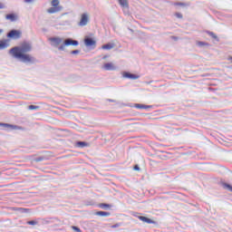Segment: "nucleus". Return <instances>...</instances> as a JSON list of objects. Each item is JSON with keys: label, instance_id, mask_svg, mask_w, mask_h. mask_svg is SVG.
<instances>
[{"label": "nucleus", "instance_id": "nucleus-1", "mask_svg": "<svg viewBox=\"0 0 232 232\" xmlns=\"http://www.w3.org/2000/svg\"><path fill=\"white\" fill-rule=\"evenodd\" d=\"M30 52H32V44L28 42H24L21 45L14 46L9 50V53L14 59H19L25 64H35V63H38L37 58L28 54Z\"/></svg>", "mask_w": 232, "mask_h": 232}, {"label": "nucleus", "instance_id": "nucleus-2", "mask_svg": "<svg viewBox=\"0 0 232 232\" xmlns=\"http://www.w3.org/2000/svg\"><path fill=\"white\" fill-rule=\"evenodd\" d=\"M66 46H79V41L73 38H66L63 43L58 47L60 52H64Z\"/></svg>", "mask_w": 232, "mask_h": 232}, {"label": "nucleus", "instance_id": "nucleus-3", "mask_svg": "<svg viewBox=\"0 0 232 232\" xmlns=\"http://www.w3.org/2000/svg\"><path fill=\"white\" fill-rule=\"evenodd\" d=\"M23 35V32L17 29H12L6 34V37L8 39H13L14 41H17V39H21Z\"/></svg>", "mask_w": 232, "mask_h": 232}, {"label": "nucleus", "instance_id": "nucleus-4", "mask_svg": "<svg viewBox=\"0 0 232 232\" xmlns=\"http://www.w3.org/2000/svg\"><path fill=\"white\" fill-rule=\"evenodd\" d=\"M122 77L124 79H130L131 81H137V79H140V75L139 74H135V73H131L128 71H124L122 72Z\"/></svg>", "mask_w": 232, "mask_h": 232}, {"label": "nucleus", "instance_id": "nucleus-5", "mask_svg": "<svg viewBox=\"0 0 232 232\" xmlns=\"http://www.w3.org/2000/svg\"><path fill=\"white\" fill-rule=\"evenodd\" d=\"M84 45L87 46V48H92V46H95L97 44V42L95 39L92 38V36H85L83 39Z\"/></svg>", "mask_w": 232, "mask_h": 232}, {"label": "nucleus", "instance_id": "nucleus-6", "mask_svg": "<svg viewBox=\"0 0 232 232\" xmlns=\"http://www.w3.org/2000/svg\"><path fill=\"white\" fill-rule=\"evenodd\" d=\"M49 41L51 43V45H53L54 48H59V44L63 43V38L58 36H53L49 38Z\"/></svg>", "mask_w": 232, "mask_h": 232}, {"label": "nucleus", "instance_id": "nucleus-7", "mask_svg": "<svg viewBox=\"0 0 232 232\" xmlns=\"http://www.w3.org/2000/svg\"><path fill=\"white\" fill-rule=\"evenodd\" d=\"M90 21V17L88 16V14L83 13L81 15V19L80 22L78 23L79 26H86V24H88V22Z\"/></svg>", "mask_w": 232, "mask_h": 232}, {"label": "nucleus", "instance_id": "nucleus-8", "mask_svg": "<svg viewBox=\"0 0 232 232\" xmlns=\"http://www.w3.org/2000/svg\"><path fill=\"white\" fill-rule=\"evenodd\" d=\"M0 126L2 128H5L6 130H8L9 131H14V130H21V127L17 126V125H14V124H10V123H3L0 122Z\"/></svg>", "mask_w": 232, "mask_h": 232}, {"label": "nucleus", "instance_id": "nucleus-9", "mask_svg": "<svg viewBox=\"0 0 232 232\" xmlns=\"http://www.w3.org/2000/svg\"><path fill=\"white\" fill-rule=\"evenodd\" d=\"M102 68L103 70H106V72H113L117 70V67H115L111 63H105Z\"/></svg>", "mask_w": 232, "mask_h": 232}, {"label": "nucleus", "instance_id": "nucleus-10", "mask_svg": "<svg viewBox=\"0 0 232 232\" xmlns=\"http://www.w3.org/2000/svg\"><path fill=\"white\" fill-rule=\"evenodd\" d=\"M138 218L139 220H141V222H145L146 224H156V222L153 219L146 216H138Z\"/></svg>", "mask_w": 232, "mask_h": 232}, {"label": "nucleus", "instance_id": "nucleus-11", "mask_svg": "<svg viewBox=\"0 0 232 232\" xmlns=\"http://www.w3.org/2000/svg\"><path fill=\"white\" fill-rule=\"evenodd\" d=\"M5 19L11 21V23H15L17 21V14L15 13H9L5 15Z\"/></svg>", "mask_w": 232, "mask_h": 232}, {"label": "nucleus", "instance_id": "nucleus-12", "mask_svg": "<svg viewBox=\"0 0 232 232\" xmlns=\"http://www.w3.org/2000/svg\"><path fill=\"white\" fill-rule=\"evenodd\" d=\"M76 148H88L90 147V143H88L87 141H81L78 140L75 143Z\"/></svg>", "mask_w": 232, "mask_h": 232}, {"label": "nucleus", "instance_id": "nucleus-13", "mask_svg": "<svg viewBox=\"0 0 232 232\" xmlns=\"http://www.w3.org/2000/svg\"><path fill=\"white\" fill-rule=\"evenodd\" d=\"M63 11V7H50L49 9H47V13L48 14H57V12H62Z\"/></svg>", "mask_w": 232, "mask_h": 232}, {"label": "nucleus", "instance_id": "nucleus-14", "mask_svg": "<svg viewBox=\"0 0 232 232\" xmlns=\"http://www.w3.org/2000/svg\"><path fill=\"white\" fill-rule=\"evenodd\" d=\"M5 48H8V40H0V50H5Z\"/></svg>", "mask_w": 232, "mask_h": 232}, {"label": "nucleus", "instance_id": "nucleus-15", "mask_svg": "<svg viewBox=\"0 0 232 232\" xmlns=\"http://www.w3.org/2000/svg\"><path fill=\"white\" fill-rule=\"evenodd\" d=\"M14 211H19L20 213H30V208H13Z\"/></svg>", "mask_w": 232, "mask_h": 232}, {"label": "nucleus", "instance_id": "nucleus-16", "mask_svg": "<svg viewBox=\"0 0 232 232\" xmlns=\"http://www.w3.org/2000/svg\"><path fill=\"white\" fill-rule=\"evenodd\" d=\"M120 6L121 8H130V5L128 4V0H118Z\"/></svg>", "mask_w": 232, "mask_h": 232}, {"label": "nucleus", "instance_id": "nucleus-17", "mask_svg": "<svg viewBox=\"0 0 232 232\" xmlns=\"http://www.w3.org/2000/svg\"><path fill=\"white\" fill-rule=\"evenodd\" d=\"M206 34H208V35L212 37V39H215V41H217V43H218L220 41V39L218 38V36L215 33H213L211 31H206Z\"/></svg>", "mask_w": 232, "mask_h": 232}, {"label": "nucleus", "instance_id": "nucleus-18", "mask_svg": "<svg viewBox=\"0 0 232 232\" xmlns=\"http://www.w3.org/2000/svg\"><path fill=\"white\" fill-rule=\"evenodd\" d=\"M95 215H97V217H110V215H111V213L100 210V211L95 212Z\"/></svg>", "mask_w": 232, "mask_h": 232}, {"label": "nucleus", "instance_id": "nucleus-19", "mask_svg": "<svg viewBox=\"0 0 232 232\" xmlns=\"http://www.w3.org/2000/svg\"><path fill=\"white\" fill-rule=\"evenodd\" d=\"M221 186L224 188V189H227L228 191L232 192V186L229 183L221 181Z\"/></svg>", "mask_w": 232, "mask_h": 232}, {"label": "nucleus", "instance_id": "nucleus-20", "mask_svg": "<svg viewBox=\"0 0 232 232\" xmlns=\"http://www.w3.org/2000/svg\"><path fill=\"white\" fill-rule=\"evenodd\" d=\"M115 46V44H111V43H108L105 44L102 46V50H111V48H113Z\"/></svg>", "mask_w": 232, "mask_h": 232}, {"label": "nucleus", "instance_id": "nucleus-21", "mask_svg": "<svg viewBox=\"0 0 232 232\" xmlns=\"http://www.w3.org/2000/svg\"><path fill=\"white\" fill-rule=\"evenodd\" d=\"M98 208H101L102 209H108L111 208V205L107 204V203H101L98 205Z\"/></svg>", "mask_w": 232, "mask_h": 232}, {"label": "nucleus", "instance_id": "nucleus-22", "mask_svg": "<svg viewBox=\"0 0 232 232\" xmlns=\"http://www.w3.org/2000/svg\"><path fill=\"white\" fill-rule=\"evenodd\" d=\"M197 44L202 48L203 46H211V44H209V43L208 42H202V41H198L197 42Z\"/></svg>", "mask_w": 232, "mask_h": 232}, {"label": "nucleus", "instance_id": "nucleus-23", "mask_svg": "<svg viewBox=\"0 0 232 232\" xmlns=\"http://www.w3.org/2000/svg\"><path fill=\"white\" fill-rule=\"evenodd\" d=\"M59 4H60L59 0H53V1L51 2V5H52V6H54V7H63L62 5H59Z\"/></svg>", "mask_w": 232, "mask_h": 232}, {"label": "nucleus", "instance_id": "nucleus-24", "mask_svg": "<svg viewBox=\"0 0 232 232\" xmlns=\"http://www.w3.org/2000/svg\"><path fill=\"white\" fill-rule=\"evenodd\" d=\"M174 5L175 6H188V4L184 2H176Z\"/></svg>", "mask_w": 232, "mask_h": 232}, {"label": "nucleus", "instance_id": "nucleus-25", "mask_svg": "<svg viewBox=\"0 0 232 232\" xmlns=\"http://www.w3.org/2000/svg\"><path fill=\"white\" fill-rule=\"evenodd\" d=\"M28 226H37L38 222L35 220L27 221Z\"/></svg>", "mask_w": 232, "mask_h": 232}, {"label": "nucleus", "instance_id": "nucleus-26", "mask_svg": "<svg viewBox=\"0 0 232 232\" xmlns=\"http://www.w3.org/2000/svg\"><path fill=\"white\" fill-rule=\"evenodd\" d=\"M134 108H137L138 110H142V108H144V104H142V103H136L134 105Z\"/></svg>", "mask_w": 232, "mask_h": 232}, {"label": "nucleus", "instance_id": "nucleus-27", "mask_svg": "<svg viewBox=\"0 0 232 232\" xmlns=\"http://www.w3.org/2000/svg\"><path fill=\"white\" fill-rule=\"evenodd\" d=\"M122 226V223H116L112 226H111V229H115L117 227H121Z\"/></svg>", "mask_w": 232, "mask_h": 232}, {"label": "nucleus", "instance_id": "nucleus-28", "mask_svg": "<svg viewBox=\"0 0 232 232\" xmlns=\"http://www.w3.org/2000/svg\"><path fill=\"white\" fill-rule=\"evenodd\" d=\"M35 162H43V160H44V157L43 156H40V157H37L35 158Z\"/></svg>", "mask_w": 232, "mask_h": 232}, {"label": "nucleus", "instance_id": "nucleus-29", "mask_svg": "<svg viewBox=\"0 0 232 232\" xmlns=\"http://www.w3.org/2000/svg\"><path fill=\"white\" fill-rule=\"evenodd\" d=\"M28 110H39V106H37V105H29Z\"/></svg>", "mask_w": 232, "mask_h": 232}, {"label": "nucleus", "instance_id": "nucleus-30", "mask_svg": "<svg viewBox=\"0 0 232 232\" xmlns=\"http://www.w3.org/2000/svg\"><path fill=\"white\" fill-rule=\"evenodd\" d=\"M71 53H72V55H77V54L81 53V50L71 51Z\"/></svg>", "mask_w": 232, "mask_h": 232}, {"label": "nucleus", "instance_id": "nucleus-31", "mask_svg": "<svg viewBox=\"0 0 232 232\" xmlns=\"http://www.w3.org/2000/svg\"><path fill=\"white\" fill-rule=\"evenodd\" d=\"M72 228L73 229V231L82 232L81 228L77 226H72Z\"/></svg>", "mask_w": 232, "mask_h": 232}, {"label": "nucleus", "instance_id": "nucleus-32", "mask_svg": "<svg viewBox=\"0 0 232 232\" xmlns=\"http://www.w3.org/2000/svg\"><path fill=\"white\" fill-rule=\"evenodd\" d=\"M175 16L178 17V19H182L184 17L181 13H175Z\"/></svg>", "mask_w": 232, "mask_h": 232}, {"label": "nucleus", "instance_id": "nucleus-33", "mask_svg": "<svg viewBox=\"0 0 232 232\" xmlns=\"http://www.w3.org/2000/svg\"><path fill=\"white\" fill-rule=\"evenodd\" d=\"M150 108H153V106L152 105H144L143 104L142 110H150Z\"/></svg>", "mask_w": 232, "mask_h": 232}, {"label": "nucleus", "instance_id": "nucleus-34", "mask_svg": "<svg viewBox=\"0 0 232 232\" xmlns=\"http://www.w3.org/2000/svg\"><path fill=\"white\" fill-rule=\"evenodd\" d=\"M133 169L134 171H140V167H139V165H134Z\"/></svg>", "mask_w": 232, "mask_h": 232}, {"label": "nucleus", "instance_id": "nucleus-35", "mask_svg": "<svg viewBox=\"0 0 232 232\" xmlns=\"http://www.w3.org/2000/svg\"><path fill=\"white\" fill-rule=\"evenodd\" d=\"M3 8H5V5L0 3V10H3Z\"/></svg>", "mask_w": 232, "mask_h": 232}, {"label": "nucleus", "instance_id": "nucleus-36", "mask_svg": "<svg viewBox=\"0 0 232 232\" xmlns=\"http://www.w3.org/2000/svg\"><path fill=\"white\" fill-rule=\"evenodd\" d=\"M24 3H34V0H24Z\"/></svg>", "mask_w": 232, "mask_h": 232}, {"label": "nucleus", "instance_id": "nucleus-37", "mask_svg": "<svg viewBox=\"0 0 232 232\" xmlns=\"http://www.w3.org/2000/svg\"><path fill=\"white\" fill-rule=\"evenodd\" d=\"M128 30L130 31V32H131V34H133V29H131V28H128Z\"/></svg>", "mask_w": 232, "mask_h": 232}, {"label": "nucleus", "instance_id": "nucleus-38", "mask_svg": "<svg viewBox=\"0 0 232 232\" xmlns=\"http://www.w3.org/2000/svg\"><path fill=\"white\" fill-rule=\"evenodd\" d=\"M102 59H103V60L108 59V55H104V56L102 57Z\"/></svg>", "mask_w": 232, "mask_h": 232}, {"label": "nucleus", "instance_id": "nucleus-39", "mask_svg": "<svg viewBox=\"0 0 232 232\" xmlns=\"http://www.w3.org/2000/svg\"><path fill=\"white\" fill-rule=\"evenodd\" d=\"M3 32H4V30H3V29H0V35H1V34H3Z\"/></svg>", "mask_w": 232, "mask_h": 232}, {"label": "nucleus", "instance_id": "nucleus-40", "mask_svg": "<svg viewBox=\"0 0 232 232\" xmlns=\"http://www.w3.org/2000/svg\"><path fill=\"white\" fill-rule=\"evenodd\" d=\"M110 101V102H115V101L114 100H109Z\"/></svg>", "mask_w": 232, "mask_h": 232}]
</instances>
